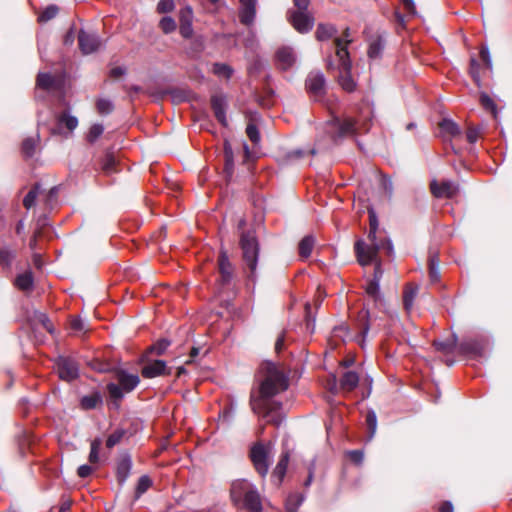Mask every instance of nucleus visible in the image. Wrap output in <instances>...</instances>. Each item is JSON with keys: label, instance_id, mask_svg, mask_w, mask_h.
<instances>
[{"label": "nucleus", "instance_id": "nucleus-48", "mask_svg": "<svg viewBox=\"0 0 512 512\" xmlns=\"http://www.w3.org/2000/svg\"><path fill=\"white\" fill-rule=\"evenodd\" d=\"M58 122L61 125H65L70 131H73L78 125V119L75 116L66 113L59 116Z\"/></svg>", "mask_w": 512, "mask_h": 512}, {"label": "nucleus", "instance_id": "nucleus-24", "mask_svg": "<svg viewBox=\"0 0 512 512\" xmlns=\"http://www.w3.org/2000/svg\"><path fill=\"white\" fill-rule=\"evenodd\" d=\"M238 508L245 509L249 512H262V498L258 489L254 490L248 498H246Z\"/></svg>", "mask_w": 512, "mask_h": 512}, {"label": "nucleus", "instance_id": "nucleus-63", "mask_svg": "<svg viewBox=\"0 0 512 512\" xmlns=\"http://www.w3.org/2000/svg\"><path fill=\"white\" fill-rule=\"evenodd\" d=\"M377 244H379L381 247L379 250L383 249L386 250L387 254L390 256L394 252L393 243L389 238H385L381 240L380 242L377 241Z\"/></svg>", "mask_w": 512, "mask_h": 512}, {"label": "nucleus", "instance_id": "nucleus-58", "mask_svg": "<svg viewBox=\"0 0 512 512\" xmlns=\"http://www.w3.org/2000/svg\"><path fill=\"white\" fill-rule=\"evenodd\" d=\"M71 329L75 333L85 332V322L80 317H75L70 322Z\"/></svg>", "mask_w": 512, "mask_h": 512}, {"label": "nucleus", "instance_id": "nucleus-31", "mask_svg": "<svg viewBox=\"0 0 512 512\" xmlns=\"http://www.w3.org/2000/svg\"><path fill=\"white\" fill-rule=\"evenodd\" d=\"M305 500V495L302 493L290 494L285 503L287 512H297L298 508L302 505Z\"/></svg>", "mask_w": 512, "mask_h": 512}, {"label": "nucleus", "instance_id": "nucleus-56", "mask_svg": "<svg viewBox=\"0 0 512 512\" xmlns=\"http://www.w3.org/2000/svg\"><path fill=\"white\" fill-rule=\"evenodd\" d=\"M333 337L346 341L349 338V329L345 325L337 326L333 329Z\"/></svg>", "mask_w": 512, "mask_h": 512}, {"label": "nucleus", "instance_id": "nucleus-13", "mask_svg": "<svg viewBox=\"0 0 512 512\" xmlns=\"http://www.w3.org/2000/svg\"><path fill=\"white\" fill-rule=\"evenodd\" d=\"M170 373V368L163 360H147L141 369V375L147 379L169 375Z\"/></svg>", "mask_w": 512, "mask_h": 512}, {"label": "nucleus", "instance_id": "nucleus-11", "mask_svg": "<svg viewBox=\"0 0 512 512\" xmlns=\"http://www.w3.org/2000/svg\"><path fill=\"white\" fill-rule=\"evenodd\" d=\"M305 84L309 94L316 101H320L325 93L326 79L324 74L320 71L311 72Z\"/></svg>", "mask_w": 512, "mask_h": 512}, {"label": "nucleus", "instance_id": "nucleus-16", "mask_svg": "<svg viewBox=\"0 0 512 512\" xmlns=\"http://www.w3.org/2000/svg\"><path fill=\"white\" fill-rule=\"evenodd\" d=\"M132 458L129 453H121L116 464V477L119 485L123 486L132 470Z\"/></svg>", "mask_w": 512, "mask_h": 512}, {"label": "nucleus", "instance_id": "nucleus-21", "mask_svg": "<svg viewBox=\"0 0 512 512\" xmlns=\"http://www.w3.org/2000/svg\"><path fill=\"white\" fill-rule=\"evenodd\" d=\"M289 459H290L289 451L288 450L283 451L276 467L274 468V470L272 472L271 479L274 482V484L277 486H279L284 479V476L287 471Z\"/></svg>", "mask_w": 512, "mask_h": 512}, {"label": "nucleus", "instance_id": "nucleus-40", "mask_svg": "<svg viewBox=\"0 0 512 512\" xmlns=\"http://www.w3.org/2000/svg\"><path fill=\"white\" fill-rule=\"evenodd\" d=\"M37 138H26L22 143V153L25 157H32L35 154Z\"/></svg>", "mask_w": 512, "mask_h": 512}, {"label": "nucleus", "instance_id": "nucleus-57", "mask_svg": "<svg viewBox=\"0 0 512 512\" xmlns=\"http://www.w3.org/2000/svg\"><path fill=\"white\" fill-rule=\"evenodd\" d=\"M480 103L486 110H489L493 113L496 111V105L494 101L486 93L481 94Z\"/></svg>", "mask_w": 512, "mask_h": 512}, {"label": "nucleus", "instance_id": "nucleus-23", "mask_svg": "<svg viewBox=\"0 0 512 512\" xmlns=\"http://www.w3.org/2000/svg\"><path fill=\"white\" fill-rule=\"evenodd\" d=\"M219 271L221 274V282L227 284L232 280L233 267L229 261L226 251L222 250L218 259Z\"/></svg>", "mask_w": 512, "mask_h": 512}, {"label": "nucleus", "instance_id": "nucleus-20", "mask_svg": "<svg viewBox=\"0 0 512 512\" xmlns=\"http://www.w3.org/2000/svg\"><path fill=\"white\" fill-rule=\"evenodd\" d=\"M240 1V12L239 18L241 23L250 25L253 23L256 16V3L257 0H239Z\"/></svg>", "mask_w": 512, "mask_h": 512}, {"label": "nucleus", "instance_id": "nucleus-9", "mask_svg": "<svg viewBox=\"0 0 512 512\" xmlns=\"http://www.w3.org/2000/svg\"><path fill=\"white\" fill-rule=\"evenodd\" d=\"M256 489L257 487L246 479L234 480L230 488V498L234 506H240V504Z\"/></svg>", "mask_w": 512, "mask_h": 512}, {"label": "nucleus", "instance_id": "nucleus-43", "mask_svg": "<svg viewBox=\"0 0 512 512\" xmlns=\"http://www.w3.org/2000/svg\"><path fill=\"white\" fill-rule=\"evenodd\" d=\"M159 27L165 34L174 32L177 28L175 20L170 16H164L159 22Z\"/></svg>", "mask_w": 512, "mask_h": 512}, {"label": "nucleus", "instance_id": "nucleus-19", "mask_svg": "<svg viewBox=\"0 0 512 512\" xmlns=\"http://www.w3.org/2000/svg\"><path fill=\"white\" fill-rule=\"evenodd\" d=\"M296 62V55L292 48L281 47L276 52V63L281 70L290 69Z\"/></svg>", "mask_w": 512, "mask_h": 512}, {"label": "nucleus", "instance_id": "nucleus-54", "mask_svg": "<svg viewBox=\"0 0 512 512\" xmlns=\"http://www.w3.org/2000/svg\"><path fill=\"white\" fill-rule=\"evenodd\" d=\"M246 134L254 144H258L260 142V133L255 124L249 123L247 125Z\"/></svg>", "mask_w": 512, "mask_h": 512}, {"label": "nucleus", "instance_id": "nucleus-49", "mask_svg": "<svg viewBox=\"0 0 512 512\" xmlns=\"http://www.w3.org/2000/svg\"><path fill=\"white\" fill-rule=\"evenodd\" d=\"M104 132V126L100 123L93 124L87 134V141L94 143Z\"/></svg>", "mask_w": 512, "mask_h": 512}, {"label": "nucleus", "instance_id": "nucleus-64", "mask_svg": "<svg viewBox=\"0 0 512 512\" xmlns=\"http://www.w3.org/2000/svg\"><path fill=\"white\" fill-rule=\"evenodd\" d=\"M348 455L350 459L356 464H361L364 458L363 452L361 450L349 451Z\"/></svg>", "mask_w": 512, "mask_h": 512}, {"label": "nucleus", "instance_id": "nucleus-44", "mask_svg": "<svg viewBox=\"0 0 512 512\" xmlns=\"http://www.w3.org/2000/svg\"><path fill=\"white\" fill-rule=\"evenodd\" d=\"M126 431L124 429H116L111 433L106 440V447L111 449L120 443L122 438L125 436Z\"/></svg>", "mask_w": 512, "mask_h": 512}, {"label": "nucleus", "instance_id": "nucleus-10", "mask_svg": "<svg viewBox=\"0 0 512 512\" xmlns=\"http://www.w3.org/2000/svg\"><path fill=\"white\" fill-rule=\"evenodd\" d=\"M55 367L62 380L72 381L79 375L78 364L73 358L59 356L55 362Z\"/></svg>", "mask_w": 512, "mask_h": 512}, {"label": "nucleus", "instance_id": "nucleus-27", "mask_svg": "<svg viewBox=\"0 0 512 512\" xmlns=\"http://www.w3.org/2000/svg\"><path fill=\"white\" fill-rule=\"evenodd\" d=\"M358 383L359 375L354 371H347L340 379V388L343 391L351 392L358 386Z\"/></svg>", "mask_w": 512, "mask_h": 512}, {"label": "nucleus", "instance_id": "nucleus-28", "mask_svg": "<svg viewBox=\"0 0 512 512\" xmlns=\"http://www.w3.org/2000/svg\"><path fill=\"white\" fill-rule=\"evenodd\" d=\"M419 288L417 285L408 284L406 285L403 292V305L407 312H410L413 308L414 301L418 295Z\"/></svg>", "mask_w": 512, "mask_h": 512}, {"label": "nucleus", "instance_id": "nucleus-39", "mask_svg": "<svg viewBox=\"0 0 512 512\" xmlns=\"http://www.w3.org/2000/svg\"><path fill=\"white\" fill-rule=\"evenodd\" d=\"M96 108L99 114L109 115L114 110V104L110 99L100 98L96 102Z\"/></svg>", "mask_w": 512, "mask_h": 512}, {"label": "nucleus", "instance_id": "nucleus-36", "mask_svg": "<svg viewBox=\"0 0 512 512\" xmlns=\"http://www.w3.org/2000/svg\"><path fill=\"white\" fill-rule=\"evenodd\" d=\"M367 295L372 298L375 302L383 300V296L380 292V282L370 280L365 289Z\"/></svg>", "mask_w": 512, "mask_h": 512}, {"label": "nucleus", "instance_id": "nucleus-30", "mask_svg": "<svg viewBox=\"0 0 512 512\" xmlns=\"http://www.w3.org/2000/svg\"><path fill=\"white\" fill-rule=\"evenodd\" d=\"M16 257V251L7 245L0 247V264L4 268H10Z\"/></svg>", "mask_w": 512, "mask_h": 512}, {"label": "nucleus", "instance_id": "nucleus-22", "mask_svg": "<svg viewBox=\"0 0 512 512\" xmlns=\"http://www.w3.org/2000/svg\"><path fill=\"white\" fill-rule=\"evenodd\" d=\"M211 106L214 112L216 119L223 125L227 126V117H226V101L222 96L215 95L211 98Z\"/></svg>", "mask_w": 512, "mask_h": 512}, {"label": "nucleus", "instance_id": "nucleus-1", "mask_svg": "<svg viewBox=\"0 0 512 512\" xmlns=\"http://www.w3.org/2000/svg\"><path fill=\"white\" fill-rule=\"evenodd\" d=\"M289 387V378L273 363H266L258 387L251 391L250 407L254 414L267 423L279 427L284 421L282 403L275 397Z\"/></svg>", "mask_w": 512, "mask_h": 512}, {"label": "nucleus", "instance_id": "nucleus-26", "mask_svg": "<svg viewBox=\"0 0 512 512\" xmlns=\"http://www.w3.org/2000/svg\"><path fill=\"white\" fill-rule=\"evenodd\" d=\"M439 128L444 138H455L461 135V129L457 123L451 119H443L439 123Z\"/></svg>", "mask_w": 512, "mask_h": 512}, {"label": "nucleus", "instance_id": "nucleus-38", "mask_svg": "<svg viewBox=\"0 0 512 512\" xmlns=\"http://www.w3.org/2000/svg\"><path fill=\"white\" fill-rule=\"evenodd\" d=\"M151 486V478L148 475L141 476L136 485L135 499H139Z\"/></svg>", "mask_w": 512, "mask_h": 512}, {"label": "nucleus", "instance_id": "nucleus-37", "mask_svg": "<svg viewBox=\"0 0 512 512\" xmlns=\"http://www.w3.org/2000/svg\"><path fill=\"white\" fill-rule=\"evenodd\" d=\"M336 29L332 25L320 24L316 30V37L319 41L327 40L334 36Z\"/></svg>", "mask_w": 512, "mask_h": 512}, {"label": "nucleus", "instance_id": "nucleus-60", "mask_svg": "<svg viewBox=\"0 0 512 512\" xmlns=\"http://www.w3.org/2000/svg\"><path fill=\"white\" fill-rule=\"evenodd\" d=\"M480 135V129L477 127H470L468 131L466 132V138L467 141L471 144H474L477 142Z\"/></svg>", "mask_w": 512, "mask_h": 512}, {"label": "nucleus", "instance_id": "nucleus-15", "mask_svg": "<svg viewBox=\"0 0 512 512\" xmlns=\"http://www.w3.org/2000/svg\"><path fill=\"white\" fill-rule=\"evenodd\" d=\"M430 186L432 194L437 198H453L459 191L458 185L450 180L442 181L440 184L433 180Z\"/></svg>", "mask_w": 512, "mask_h": 512}, {"label": "nucleus", "instance_id": "nucleus-14", "mask_svg": "<svg viewBox=\"0 0 512 512\" xmlns=\"http://www.w3.org/2000/svg\"><path fill=\"white\" fill-rule=\"evenodd\" d=\"M289 21L300 33L309 32L314 24L313 18L306 12V10H299L290 13Z\"/></svg>", "mask_w": 512, "mask_h": 512}, {"label": "nucleus", "instance_id": "nucleus-62", "mask_svg": "<svg viewBox=\"0 0 512 512\" xmlns=\"http://www.w3.org/2000/svg\"><path fill=\"white\" fill-rule=\"evenodd\" d=\"M480 57H481L482 61L485 63V65L487 66V68L491 69L492 60H491L490 52H489V49L487 46L481 48Z\"/></svg>", "mask_w": 512, "mask_h": 512}, {"label": "nucleus", "instance_id": "nucleus-2", "mask_svg": "<svg viewBox=\"0 0 512 512\" xmlns=\"http://www.w3.org/2000/svg\"><path fill=\"white\" fill-rule=\"evenodd\" d=\"M352 42L349 28H346L341 37L335 39L336 56L339 61V84L346 92H353L356 83L351 76V61L347 45Z\"/></svg>", "mask_w": 512, "mask_h": 512}, {"label": "nucleus", "instance_id": "nucleus-59", "mask_svg": "<svg viewBox=\"0 0 512 512\" xmlns=\"http://www.w3.org/2000/svg\"><path fill=\"white\" fill-rule=\"evenodd\" d=\"M479 64L475 58H471L470 60V74L473 78V80L479 85L480 83V76H479Z\"/></svg>", "mask_w": 512, "mask_h": 512}, {"label": "nucleus", "instance_id": "nucleus-52", "mask_svg": "<svg viewBox=\"0 0 512 512\" xmlns=\"http://www.w3.org/2000/svg\"><path fill=\"white\" fill-rule=\"evenodd\" d=\"M170 341L167 339H161L157 341L154 345L149 348V353H154L155 355H162L167 348L170 346Z\"/></svg>", "mask_w": 512, "mask_h": 512}, {"label": "nucleus", "instance_id": "nucleus-53", "mask_svg": "<svg viewBox=\"0 0 512 512\" xmlns=\"http://www.w3.org/2000/svg\"><path fill=\"white\" fill-rule=\"evenodd\" d=\"M232 69L223 63H215L213 65V73L217 76L224 77V78H230L232 75Z\"/></svg>", "mask_w": 512, "mask_h": 512}, {"label": "nucleus", "instance_id": "nucleus-12", "mask_svg": "<svg viewBox=\"0 0 512 512\" xmlns=\"http://www.w3.org/2000/svg\"><path fill=\"white\" fill-rule=\"evenodd\" d=\"M78 43L81 52L85 55L94 53L102 46L101 38L96 33L81 30L78 34Z\"/></svg>", "mask_w": 512, "mask_h": 512}, {"label": "nucleus", "instance_id": "nucleus-34", "mask_svg": "<svg viewBox=\"0 0 512 512\" xmlns=\"http://www.w3.org/2000/svg\"><path fill=\"white\" fill-rule=\"evenodd\" d=\"M459 349L463 353L472 354L475 356H481L482 348H481L479 342H477L475 340L463 341L462 343H460Z\"/></svg>", "mask_w": 512, "mask_h": 512}, {"label": "nucleus", "instance_id": "nucleus-55", "mask_svg": "<svg viewBox=\"0 0 512 512\" xmlns=\"http://www.w3.org/2000/svg\"><path fill=\"white\" fill-rule=\"evenodd\" d=\"M175 4L173 0H160L157 4L158 13H168L173 11Z\"/></svg>", "mask_w": 512, "mask_h": 512}, {"label": "nucleus", "instance_id": "nucleus-6", "mask_svg": "<svg viewBox=\"0 0 512 512\" xmlns=\"http://www.w3.org/2000/svg\"><path fill=\"white\" fill-rule=\"evenodd\" d=\"M324 131L333 142H337L339 139L355 134V122L352 118L341 119L332 115L331 118L326 121Z\"/></svg>", "mask_w": 512, "mask_h": 512}, {"label": "nucleus", "instance_id": "nucleus-47", "mask_svg": "<svg viewBox=\"0 0 512 512\" xmlns=\"http://www.w3.org/2000/svg\"><path fill=\"white\" fill-rule=\"evenodd\" d=\"M116 160L114 156L110 153H107L101 163V168L106 174H111L115 171Z\"/></svg>", "mask_w": 512, "mask_h": 512}, {"label": "nucleus", "instance_id": "nucleus-3", "mask_svg": "<svg viewBox=\"0 0 512 512\" xmlns=\"http://www.w3.org/2000/svg\"><path fill=\"white\" fill-rule=\"evenodd\" d=\"M240 247L245 266L249 269L248 279L256 281V268L259 259V242L254 230L243 231L240 234Z\"/></svg>", "mask_w": 512, "mask_h": 512}, {"label": "nucleus", "instance_id": "nucleus-7", "mask_svg": "<svg viewBox=\"0 0 512 512\" xmlns=\"http://www.w3.org/2000/svg\"><path fill=\"white\" fill-rule=\"evenodd\" d=\"M272 445L270 443H256L251 447L250 459L256 472L264 479L270 468V457L272 454Z\"/></svg>", "mask_w": 512, "mask_h": 512}, {"label": "nucleus", "instance_id": "nucleus-50", "mask_svg": "<svg viewBox=\"0 0 512 512\" xmlns=\"http://www.w3.org/2000/svg\"><path fill=\"white\" fill-rule=\"evenodd\" d=\"M39 192V185H35L24 197L23 205L26 209H30L35 205Z\"/></svg>", "mask_w": 512, "mask_h": 512}, {"label": "nucleus", "instance_id": "nucleus-4", "mask_svg": "<svg viewBox=\"0 0 512 512\" xmlns=\"http://www.w3.org/2000/svg\"><path fill=\"white\" fill-rule=\"evenodd\" d=\"M370 218V230L368 233V240L370 244H366L363 240H358L355 243V252L358 258L359 263L362 266H366L374 261L379 248L381 247L377 244L376 232L378 228V220L373 211L369 212Z\"/></svg>", "mask_w": 512, "mask_h": 512}, {"label": "nucleus", "instance_id": "nucleus-51", "mask_svg": "<svg viewBox=\"0 0 512 512\" xmlns=\"http://www.w3.org/2000/svg\"><path fill=\"white\" fill-rule=\"evenodd\" d=\"M359 318L361 320L360 333L364 339L367 336L369 329H370V325H369V321H368L369 311L366 309H363L359 314Z\"/></svg>", "mask_w": 512, "mask_h": 512}, {"label": "nucleus", "instance_id": "nucleus-5", "mask_svg": "<svg viewBox=\"0 0 512 512\" xmlns=\"http://www.w3.org/2000/svg\"><path fill=\"white\" fill-rule=\"evenodd\" d=\"M116 383H109L107 391L114 400H121L126 393L133 391L139 384L140 378L137 374H130L125 370H119L116 373Z\"/></svg>", "mask_w": 512, "mask_h": 512}, {"label": "nucleus", "instance_id": "nucleus-61", "mask_svg": "<svg viewBox=\"0 0 512 512\" xmlns=\"http://www.w3.org/2000/svg\"><path fill=\"white\" fill-rule=\"evenodd\" d=\"M37 319L48 332L53 333V324L46 314L40 313Z\"/></svg>", "mask_w": 512, "mask_h": 512}, {"label": "nucleus", "instance_id": "nucleus-8", "mask_svg": "<svg viewBox=\"0 0 512 512\" xmlns=\"http://www.w3.org/2000/svg\"><path fill=\"white\" fill-rule=\"evenodd\" d=\"M256 489L257 487L246 479L234 480L230 488V498L234 506H240V504Z\"/></svg>", "mask_w": 512, "mask_h": 512}, {"label": "nucleus", "instance_id": "nucleus-25", "mask_svg": "<svg viewBox=\"0 0 512 512\" xmlns=\"http://www.w3.org/2000/svg\"><path fill=\"white\" fill-rule=\"evenodd\" d=\"M385 44L386 41L382 35H377L375 38L371 39L367 51L368 57L372 60L379 59L382 56Z\"/></svg>", "mask_w": 512, "mask_h": 512}, {"label": "nucleus", "instance_id": "nucleus-18", "mask_svg": "<svg viewBox=\"0 0 512 512\" xmlns=\"http://www.w3.org/2000/svg\"><path fill=\"white\" fill-rule=\"evenodd\" d=\"M62 86V82L59 78L53 76L50 73H42L40 72L37 75L36 79V87L38 89L45 90L47 92L60 90Z\"/></svg>", "mask_w": 512, "mask_h": 512}, {"label": "nucleus", "instance_id": "nucleus-33", "mask_svg": "<svg viewBox=\"0 0 512 512\" xmlns=\"http://www.w3.org/2000/svg\"><path fill=\"white\" fill-rule=\"evenodd\" d=\"M315 239L312 235L305 236L299 243V255L308 258L313 250Z\"/></svg>", "mask_w": 512, "mask_h": 512}, {"label": "nucleus", "instance_id": "nucleus-29", "mask_svg": "<svg viewBox=\"0 0 512 512\" xmlns=\"http://www.w3.org/2000/svg\"><path fill=\"white\" fill-rule=\"evenodd\" d=\"M34 278L31 271L19 274L15 279V286L22 291H30L33 288Z\"/></svg>", "mask_w": 512, "mask_h": 512}, {"label": "nucleus", "instance_id": "nucleus-17", "mask_svg": "<svg viewBox=\"0 0 512 512\" xmlns=\"http://www.w3.org/2000/svg\"><path fill=\"white\" fill-rule=\"evenodd\" d=\"M180 34L183 38L189 39L193 35V10L191 6L187 5L179 11Z\"/></svg>", "mask_w": 512, "mask_h": 512}, {"label": "nucleus", "instance_id": "nucleus-46", "mask_svg": "<svg viewBox=\"0 0 512 512\" xmlns=\"http://www.w3.org/2000/svg\"><path fill=\"white\" fill-rule=\"evenodd\" d=\"M59 12V9L56 5H49L47 6L44 11L38 16V21L39 22H42V23H45L51 19H53L54 17H56V15L58 14Z\"/></svg>", "mask_w": 512, "mask_h": 512}, {"label": "nucleus", "instance_id": "nucleus-42", "mask_svg": "<svg viewBox=\"0 0 512 512\" xmlns=\"http://www.w3.org/2000/svg\"><path fill=\"white\" fill-rule=\"evenodd\" d=\"M366 422L369 429L368 440H372L377 429V416L374 410H369L366 415Z\"/></svg>", "mask_w": 512, "mask_h": 512}, {"label": "nucleus", "instance_id": "nucleus-35", "mask_svg": "<svg viewBox=\"0 0 512 512\" xmlns=\"http://www.w3.org/2000/svg\"><path fill=\"white\" fill-rule=\"evenodd\" d=\"M224 155H225V173L228 177H231L233 174L234 169V158H233V151L228 142H225L224 144Z\"/></svg>", "mask_w": 512, "mask_h": 512}, {"label": "nucleus", "instance_id": "nucleus-32", "mask_svg": "<svg viewBox=\"0 0 512 512\" xmlns=\"http://www.w3.org/2000/svg\"><path fill=\"white\" fill-rule=\"evenodd\" d=\"M457 341V336L453 334L452 337L446 341H434L433 345L438 351L449 354L455 350Z\"/></svg>", "mask_w": 512, "mask_h": 512}, {"label": "nucleus", "instance_id": "nucleus-41", "mask_svg": "<svg viewBox=\"0 0 512 512\" xmlns=\"http://www.w3.org/2000/svg\"><path fill=\"white\" fill-rule=\"evenodd\" d=\"M99 403H101V398L98 394L84 396L80 401L81 407L86 410L96 408Z\"/></svg>", "mask_w": 512, "mask_h": 512}, {"label": "nucleus", "instance_id": "nucleus-45", "mask_svg": "<svg viewBox=\"0 0 512 512\" xmlns=\"http://www.w3.org/2000/svg\"><path fill=\"white\" fill-rule=\"evenodd\" d=\"M102 445V439L100 437L95 438L91 442L89 461L91 463H97L99 460V451Z\"/></svg>", "mask_w": 512, "mask_h": 512}]
</instances>
